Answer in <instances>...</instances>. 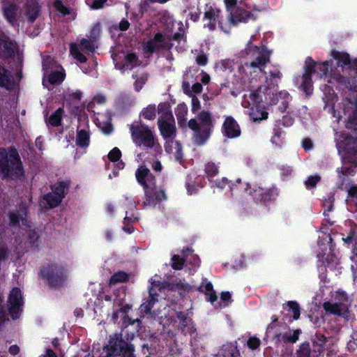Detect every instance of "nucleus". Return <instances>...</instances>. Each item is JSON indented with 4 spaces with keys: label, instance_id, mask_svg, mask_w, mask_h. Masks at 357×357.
Masks as SVG:
<instances>
[{
    "label": "nucleus",
    "instance_id": "f257e3e1",
    "mask_svg": "<svg viewBox=\"0 0 357 357\" xmlns=\"http://www.w3.org/2000/svg\"><path fill=\"white\" fill-rule=\"evenodd\" d=\"M343 123L347 131H335V142L343 163L357 167V96L342 102Z\"/></svg>",
    "mask_w": 357,
    "mask_h": 357
},
{
    "label": "nucleus",
    "instance_id": "f03ea898",
    "mask_svg": "<svg viewBox=\"0 0 357 357\" xmlns=\"http://www.w3.org/2000/svg\"><path fill=\"white\" fill-rule=\"evenodd\" d=\"M24 166L14 146L0 148V176L2 179L17 180L24 178Z\"/></svg>",
    "mask_w": 357,
    "mask_h": 357
},
{
    "label": "nucleus",
    "instance_id": "7ed1b4c3",
    "mask_svg": "<svg viewBox=\"0 0 357 357\" xmlns=\"http://www.w3.org/2000/svg\"><path fill=\"white\" fill-rule=\"evenodd\" d=\"M188 128L194 133L192 140L195 144L204 145L210 138L214 129V120L210 112L202 110L197 115V119H191L188 122Z\"/></svg>",
    "mask_w": 357,
    "mask_h": 357
},
{
    "label": "nucleus",
    "instance_id": "20e7f679",
    "mask_svg": "<svg viewBox=\"0 0 357 357\" xmlns=\"http://www.w3.org/2000/svg\"><path fill=\"white\" fill-rule=\"evenodd\" d=\"M303 68L302 76L296 77L295 82L297 84L301 82L300 89L309 96L313 92L312 75L316 74L320 78L326 76L328 71V62L317 63L311 56H307Z\"/></svg>",
    "mask_w": 357,
    "mask_h": 357
},
{
    "label": "nucleus",
    "instance_id": "39448f33",
    "mask_svg": "<svg viewBox=\"0 0 357 357\" xmlns=\"http://www.w3.org/2000/svg\"><path fill=\"white\" fill-rule=\"evenodd\" d=\"M244 192L252 197L255 201L266 207L273 204L280 194V190L275 185L263 188L258 185H252L250 183H244Z\"/></svg>",
    "mask_w": 357,
    "mask_h": 357
},
{
    "label": "nucleus",
    "instance_id": "423d86ee",
    "mask_svg": "<svg viewBox=\"0 0 357 357\" xmlns=\"http://www.w3.org/2000/svg\"><path fill=\"white\" fill-rule=\"evenodd\" d=\"M130 132L136 146H142L144 149H152L157 141L153 131L141 121L130 125Z\"/></svg>",
    "mask_w": 357,
    "mask_h": 357
},
{
    "label": "nucleus",
    "instance_id": "0eeeda50",
    "mask_svg": "<svg viewBox=\"0 0 357 357\" xmlns=\"http://www.w3.org/2000/svg\"><path fill=\"white\" fill-rule=\"evenodd\" d=\"M134 347L122 340L121 335L110 336L108 344L104 347L103 357H135Z\"/></svg>",
    "mask_w": 357,
    "mask_h": 357
},
{
    "label": "nucleus",
    "instance_id": "6e6552de",
    "mask_svg": "<svg viewBox=\"0 0 357 357\" xmlns=\"http://www.w3.org/2000/svg\"><path fill=\"white\" fill-rule=\"evenodd\" d=\"M271 319L272 322L266 328V336L268 334L273 333V339L276 344L295 343L298 340V337L301 333V330H291L286 326L278 328L276 324L278 317L273 316Z\"/></svg>",
    "mask_w": 357,
    "mask_h": 357
},
{
    "label": "nucleus",
    "instance_id": "1a4fd4ad",
    "mask_svg": "<svg viewBox=\"0 0 357 357\" xmlns=\"http://www.w3.org/2000/svg\"><path fill=\"white\" fill-rule=\"evenodd\" d=\"M241 56H246L252 59L250 66L252 68H259L261 69L269 63L271 52L267 50L266 46L254 45L250 40L248 43L245 49L241 52Z\"/></svg>",
    "mask_w": 357,
    "mask_h": 357
},
{
    "label": "nucleus",
    "instance_id": "9d476101",
    "mask_svg": "<svg viewBox=\"0 0 357 357\" xmlns=\"http://www.w3.org/2000/svg\"><path fill=\"white\" fill-rule=\"evenodd\" d=\"M333 296L335 298V302H325L323 305L324 309L328 313L349 319L350 301L347 294L343 291L338 290L334 293Z\"/></svg>",
    "mask_w": 357,
    "mask_h": 357
},
{
    "label": "nucleus",
    "instance_id": "9b49d317",
    "mask_svg": "<svg viewBox=\"0 0 357 357\" xmlns=\"http://www.w3.org/2000/svg\"><path fill=\"white\" fill-rule=\"evenodd\" d=\"M172 266L175 270L181 269L183 266L190 274H193L200 266V259L190 248L182 251L181 255H174L172 258Z\"/></svg>",
    "mask_w": 357,
    "mask_h": 357
},
{
    "label": "nucleus",
    "instance_id": "f8f14e48",
    "mask_svg": "<svg viewBox=\"0 0 357 357\" xmlns=\"http://www.w3.org/2000/svg\"><path fill=\"white\" fill-rule=\"evenodd\" d=\"M198 291L206 295V300L209 301L215 308H222L231 303V296L229 291H223L221 294L220 301H218L215 291L213 289L212 283L206 278H203Z\"/></svg>",
    "mask_w": 357,
    "mask_h": 357
},
{
    "label": "nucleus",
    "instance_id": "ddd939ff",
    "mask_svg": "<svg viewBox=\"0 0 357 357\" xmlns=\"http://www.w3.org/2000/svg\"><path fill=\"white\" fill-rule=\"evenodd\" d=\"M159 279L160 277L157 275L150 279L149 282L151 283V286L149 289V299L141 305V312H143L146 314L149 312L154 303L158 301V292L166 289H169V284L165 282H161Z\"/></svg>",
    "mask_w": 357,
    "mask_h": 357
},
{
    "label": "nucleus",
    "instance_id": "4468645a",
    "mask_svg": "<svg viewBox=\"0 0 357 357\" xmlns=\"http://www.w3.org/2000/svg\"><path fill=\"white\" fill-rule=\"evenodd\" d=\"M42 276L54 287L61 286L67 278V272L57 264H51L41 271Z\"/></svg>",
    "mask_w": 357,
    "mask_h": 357
},
{
    "label": "nucleus",
    "instance_id": "2eb2a0df",
    "mask_svg": "<svg viewBox=\"0 0 357 357\" xmlns=\"http://www.w3.org/2000/svg\"><path fill=\"white\" fill-rule=\"evenodd\" d=\"M331 229L327 226V225H324L321 227L318 231V246L321 251H319L317 253V257L321 260L327 261V256L328 255V252H331L333 248V238L331 234Z\"/></svg>",
    "mask_w": 357,
    "mask_h": 357
},
{
    "label": "nucleus",
    "instance_id": "dca6fc26",
    "mask_svg": "<svg viewBox=\"0 0 357 357\" xmlns=\"http://www.w3.org/2000/svg\"><path fill=\"white\" fill-rule=\"evenodd\" d=\"M23 305L21 290L17 287L13 288L10 292L8 301L9 314L13 319L19 318L22 312Z\"/></svg>",
    "mask_w": 357,
    "mask_h": 357
},
{
    "label": "nucleus",
    "instance_id": "f3484780",
    "mask_svg": "<svg viewBox=\"0 0 357 357\" xmlns=\"http://www.w3.org/2000/svg\"><path fill=\"white\" fill-rule=\"evenodd\" d=\"M331 55L337 61V66L342 68V71L344 69L349 70V76H346L347 77H352L354 75L357 71V58L351 60L348 53L336 50H333Z\"/></svg>",
    "mask_w": 357,
    "mask_h": 357
},
{
    "label": "nucleus",
    "instance_id": "a211bd4d",
    "mask_svg": "<svg viewBox=\"0 0 357 357\" xmlns=\"http://www.w3.org/2000/svg\"><path fill=\"white\" fill-rule=\"evenodd\" d=\"M173 44L165 40V36L160 33H156L153 38L149 39L144 45V52L146 54H153L161 49L170 50Z\"/></svg>",
    "mask_w": 357,
    "mask_h": 357
},
{
    "label": "nucleus",
    "instance_id": "6ab92c4d",
    "mask_svg": "<svg viewBox=\"0 0 357 357\" xmlns=\"http://www.w3.org/2000/svg\"><path fill=\"white\" fill-rule=\"evenodd\" d=\"M165 119L159 118L158 120V128L161 135L165 139L174 138L176 136V126L172 113H166Z\"/></svg>",
    "mask_w": 357,
    "mask_h": 357
},
{
    "label": "nucleus",
    "instance_id": "aec40b11",
    "mask_svg": "<svg viewBox=\"0 0 357 357\" xmlns=\"http://www.w3.org/2000/svg\"><path fill=\"white\" fill-rule=\"evenodd\" d=\"M18 48L17 43L5 33L0 36V57L4 59H13Z\"/></svg>",
    "mask_w": 357,
    "mask_h": 357
},
{
    "label": "nucleus",
    "instance_id": "412c9836",
    "mask_svg": "<svg viewBox=\"0 0 357 357\" xmlns=\"http://www.w3.org/2000/svg\"><path fill=\"white\" fill-rule=\"evenodd\" d=\"M221 130L223 136L228 139L237 138L241 135L239 124L231 116L225 117Z\"/></svg>",
    "mask_w": 357,
    "mask_h": 357
},
{
    "label": "nucleus",
    "instance_id": "4be33fe9",
    "mask_svg": "<svg viewBox=\"0 0 357 357\" xmlns=\"http://www.w3.org/2000/svg\"><path fill=\"white\" fill-rule=\"evenodd\" d=\"M207 9L204 13L203 20H208L209 22L204 24V28H208L209 31H214L216 28L217 23H218L220 26H222L220 14L222 13L221 10L217 7H214L212 6H208L206 5Z\"/></svg>",
    "mask_w": 357,
    "mask_h": 357
},
{
    "label": "nucleus",
    "instance_id": "5701e85b",
    "mask_svg": "<svg viewBox=\"0 0 357 357\" xmlns=\"http://www.w3.org/2000/svg\"><path fill=\"white\" fill-rule=\"evenodd\" d=\"M135 176L137 182L144 190L149 189L151 185H155V176L145 166H140L136 170Z\"/></svg>",
    "mask_w": 357,
    "mask_h": 357
},
{
    "label": "nucleus",
    "instance_id": "b1692460",
    "mask_svg": "<svg viewBox=\"0 0 357 357\" xmlns=\"http://www.w3.org/2000/svg\"><path fill=\"white\" fill-rule=\"evenodd\" d=\"M29 207L26 202H22L15 210L8 212L9 223H26Z\"/></svg>",
    "mask_w": 357,
    "mask_h": 357
},
{
    "label": "nucleus",
    "instance_id": "393cba45",
    "mask_svg": "<svg viewBox=\"0 0 357 357\" xmlns=\"http://www.w3.org/2000/svg\"><path fill=\"white\" fill-rule=\"evenodd\" d=\"M41 6L36 0H29L25 4L24 15L26 17L27 22L32 24L40 15Z\"/></svg>",
    "mask_w": 357,
    "mask_h": 357
},
{
    "label": "nucleus",
    "instance_id": "a878e982",
    "mask_svg": "<svg viewBox=\"0 0 357 357\" xmlns=\"http://www.w3.org/2000/svg\"><path fill=\"white\" fill-rule=\"evenodd\" d=\"M2 12L4 18L12 26H14L17 22L18 7L12 2H6L3 3Z\"/></svg>",
    "mask_w": 357,
    "mask_h": 357
},
{
    "label": "nucleus",
    "instance_id": "bb28decb",
    "mask_svg": "<svg viewBox=\"0 0 357 357\" xmlns=\"http://www.w3.org/2000/svg\"><path fill=\"white\" fill-rule=\"evenodd\" d=\"M145 196L149 204H155L167 199L165 190L161 188L145 190Z\"/></svg>",
    "mask_w": 357,
    "mask_h": 357
},
{
    "label": "nucleus",
    "instance_id": "cd10ccee",
    "mask_svg": "<svg viewBox=\"0 0 357 357\" xmlns=\"http://www.w3.org/2000/svg\"><path fill=\"white\" fill-rule=\"evenodd\" d=\"M69 180H58L54 184L50 185L52 192L62 201L69 192L70 188Z\"/></svg>",
    "mask_w": 357,
    "mask_h": 357
},
{
    "label": "nucleus",
    "instance_id": "c85d7f7f",
    "mask_svg": "<svg viewBox=\"0 0 357 357\" xmlns=\"http://www.w3.org/2000/svg\"><path fill=\"white\" fill-rule=\"evenodd\" d=\"M14 84V77L12 73L0 65V87L11 90Z\"/></svg>",
    "mask_w": 357,
    "mask_h": 357
},
{
    "label": "nucleus",
    "instance_id": "c756f323",
    "mask_svg": "<svg viewBox=\"0 0 357 357\" xmlns=\"http://www.w3.org/2000/svg\"><path fill=\"white\" fill-rule=\"evenodd\" d=\"M62 200L52 192L45 194L40 200V205L45 209H51L57 207Z\"/></svg>",
    "mask_w": 357,
    "mask_h": 357
},
{
    "label": "nucleus",
    "instance_id": "7c9ffc66",
    "mask_svg": "<svg viewBox=\"0 0 357 357\" xmlns=\"http://www.w3.org/2000/svg\"><path fill=\"white\" fill-rule=\"evenodd\" d=\"M357 62V60L356 61ZM332 77L336 82L347 89H353L357 87V70L352 77H347L340 73H334Z\"/></svg>",
    "mask_w": 357,
    "mask_h": 357
},
{
    "label": "nucleus",
    "instance_id": "2f4dec72",
    "mask_svg": "<svg viewBox=\"0 0 357 357\" xmlns=\"http://www.w3.org/2000/svg\"><path fill=\"white\" fill-rule=\"evenodd\" d=\"M177 319L179 320V326L184 333L192 335L195 332V328L192 319L187 317L183 312L177 313Z\"/></svg>",
    "mask_w": 357,
    "mask_h": 357
},
{
    "label": "nucleus",
    "instance_id": "473e14b6",
    "mask_svg": "<svg viewBox=\"0 0 357 357\" xmlns=\"http://www.w3.org/2000/svg\"><path fill=\"white\" fill-rule=\"evenodd\" d=\"M217 357H241L237 349L236 343H227L224 344L218 351Z\"/></svg>",
    "mask_w": 357,
    "mask_h": 357
},
{
    "label": "nucleus",
    "instance_id": "72a5a7b5",
    "mask_svg": "<svg viewBox=\"0 0 357 357\" xmlns=\"http://www.w3.org/2000/svg\"><path fill=\"white\" fill-rule=\"evenodd\" d=\"M231 19L233 22H246L249 19L255 20L253 14L246 10L241 8H236L235 10H231Z\"/></svg>",
    "mask_w": 357,
    "mask_h": 357
},
{
    "label": "nucleus",
    "instance_id": "f704fd0d",
    "mask_svg": "<svg viewBox=\"0 0 357 357\" xmlns=\"http://www.w3.org/2000/svg\"><path fill=\"white\" fill-rule=\"evenodd\" d=\"M250 119L254 122H259L261 120H266L268 119V113L262 109L261 105H255L252 107L249 114Z\"/></svg>",
    "mask_w": 357,
    "mask_h": 357
},
{
    "label": "nucleus",
    "instance_id": "c9c22d12",
    "mask_svg": "<svg viewBox=\"0 0 357 357\" xmlns=\"http://www.w3.org/2000/svg\"><path fill=\"white\" fill-rule=\"evenodd\" d=\"M90 142V136L89 132L84 130H78L76 137V144L81 148L89 146Z\"/></svg>",
    "mask_w": 357,
    "mask_h": 357
},
{
    "label": "nucleus",
    "instance_id": "e433bc0d",
    "mask_svg": "<svg viewBox=\"0 0 357 357\" xmlns=\"http://www.w3.org/2000/svg\"><path fill=\"white\" fill-rule=\"evenodd\" d=\"M334 201H335V198H334V195L333 194H330L328 196V197L324 200V202H323V206L324 207V215L325 217V220L326 221V223H334L333 221H331L328 218V213L332 211L333 209Z\"/></svg>",
    "mask_w": 357,
    "mask_h": 357
},
{
    "label": "nucleus",
    "instance_id": "4c0bfd02",
    "mask_svg": "<svg viewBox=\"0 0 357 357\" xmlns=\"http://www.w3.org/2000/svg\"><path fill=\"white\" fill-rule=\"evenodd\" d=\"M188 110L187 107L185 105L179 104L176 109H175V114L177 118L178 124L180 127H185L188 123H186V118L185 116L187 114Z\"/></svg>",
    "mask_w": 357,
    "mask_h": 357
},
{
    "label": "nucleus",
    "instance_id": "58836bf2",
    "mask_svg": "<svg viewBox=\"0 0 357 357\" xmlns=\"http://www.w3.org/2000/svg\"><path fill=\"white\" fill-rule=\"evenodd\" d=\"M63 112L64 111L62 107H59L54 112H53L49 118L50 124L54 127L61 126Z\"/></svg>",
    "mask_w": 357,
    "mask_h": 357
},
{
    "label": "nucleus",
    "instance_id": "ea45409f",
    "mask_svg": "<svg viewBox=\"0 0 357 357\" xmlns=\"http://www.w3.org/2000/svg\"><path fill=\"white\" fill-rule=\"evenodd\" d=\"M204 172L207 178L211 181V178L218 174L219 166L213 162H208L205 164Z\"/></svg>",
    "mask_w": 357,
    "mask_h": 357
},
{
    "label": "nucleus",
    "instance_id": "a19ab883",
    "mask_svg": "<svg viewBox=\"0 0 357 357\" xmlns=\"http://www.w3.org/2000/svg\"><path fill=\"white\" fill-rule=\"evenodd\" d=\"M282 77L281 72L275 68L273 70H270L269 77H266V82L267 83V88H273L277 86L278 84L275 82V79H280Z\"/></svg>",
    "mask_w": 357,
    "mask_h": 357
},
{
    "label": "nucleus",
    "instance_id": "79ce46f5",
    "mask_svg": "<svg viewBox=\"0 0 357 357\" xmlns=\"http://www.w3.org/2000/svg\"><path fill=\"white\" fill-rule=\"evenodd\" d=\"M126 64L123 65V68L132 69L140 65V61L137 55L135 52H129L125 56Z\"/></svg>",
    "mask_w": 357,
    "mask_h": 357
},
{
    "label": "nucleus",
    "instance_id": "37998d69",
    "mask_svg": "<svg viewBox=\"0 0 357 357\" xmlns=\"http://www.w3.org/2000/svg\"><path fill=\"white\" fill-rule=\"evenodd\" d=\"M156 106L154 104L149 105L146 107H144L141 114L146 120H153L156 116Z\"/></svg>",
    "mask_w": 357,
    "mask_h": 357
},
{
    "label": "nucleus",
    "instance_id": "c03bdc74",
    "mask_svg": "<svg viewBox=\"0 0 357 357\" xmlns=\"http://www.w3.org/2000/svg\"><path fill=\"white\" fill-rule=\"evenodd\" d=\"M65 79V73L61 71H54L48 75V82L50 84H59Z\"/></svg>",
    "mask_w": 357,
    "mask_h": 357
},
{
    "label": "nucleus",
    "instance_id": "a18cd8bd",
    "mask_svg": "<svg viewBox=\"0 0 357 357\" xmlns=\"http://www.w3.org/2000/svg\"><path fill=\"white\" fill-rule=\"evenodd\" d=\"M128 280V275L123 271H118L112 275L109 280V284H114L118 282H123Z\"/></svg>",
    "mask_w": 357,
    "mask_h": 357
},
{
    "label": "nucleus",
    "instance_id": "49530a36",
    "mask_svg": "<svg viewBox=\"0 0 357 357\" xmlns=\"http://www.w3.org/2000/svg\"><path fill=\"white\" fill-rule=\"evenodd\" d=\"M123 223H135L139 220V212L136 209H130L126 211Z\"/></svg>",
    "mask_w": 357,
    "mask_h": 357
},
{
    "label": "nucleus",
    "instance_id": "de8ad7c7",
    "mask_svg": "<svg viewBox=\"0 0 357 357\" xmlns=\"http://www.w3.org/2000/svg\"><path fill=\"white\" fill-rule=\"evenodd\" d=\"M53 6L56 11L61 13L63 16L68 15L71 13L70 8L65 6L62 0H55L53 3Z\"/></svg>",
    "mask_w": 357,
    "mask_h": 357
},
{
    "label": "nucleus",
    "instance_id": "09e8293b",
    "mask_svg": "<svg viewBox=\"0 0 357 357\" xmlns=\"http://www.w3.org/2000/svg\"><path fill=\"white\" fill-rule=\"evenodd\" d=\"M38 238H39V236H38V233L36 232L35 231H31L28 234L27 243L29 244L30 248L33 250H36L38 249V246H39V245L38 243Z\"/></svg>",
    "mask_w": 357,
    "mask_h": 357
},
{
    "label": "nucleus",
    "instance_id": "8fccbe9b",
    "mask_svg": "<svg viewBox=\"0 0 357 357\" xmlns=\"http://www.w3.org/2000/svg\"><path fill=\"white\" fill-rule=\"evenodd\" d=\"M287 307L288 310L291 311L293 314L294 319L296 320L300 317V307L297 302L296 301H289L287 303Z\"/></svg>",
    "mask_w": 357,
    "mask_h": 357
},
{
    "label": "nucleus",
    "instance_id": "3c124183",
    "mask_svg": "<svg viewBox=\"0 0 357 357\" xmlns=\"http://www.w3.org/2000/svg\"><path fill=\"white\" fill-rule=\"evenodd\" d=\"M321 181V176L319 174L311 175L307 177L305 181V188L307 190L312 189L316 187L317 183Z\"/></svg>",
    "mask_w": 357,
    "mask_h": 357
},
{
    "label": "nucleus",
    "instance_id": "603ef678",
    "mask_svg": "<svg viewBox=\"0 0 357 357\" xmlns=\"http://www.w3.org/2000/svg\"><path fill=\"white\" fill-rule=\"evenodd\" d=\"M132 77L134 79H135V82L134 83L135 90L136 91H139L142 89L144 85L146 84L148 79V76L142 75L140 77H137V75H132Z\"/></svg>",
    "mask_w": 357,
    "mask_h": 357
},
{
    "label": "nucleus",
    "instance_id": "864d4df0",
    "mask_svg": "<svg viewBox=\"0 0 357 357\" xmlns=\"http://www.w3.org/2000/svg\"><path fill=\"white\" fill-rule=\"evenodd\" d=\"M310 346L309 343H303L297 351L296 357H309Z\"/></svg>",
    "mask_w": 357,
    "mask_h": 357
},
{
    "label": "nucleus",
    "instance_id": "5fc2aeb1",
    "mask_svg": "<svg viewBox=\"0 0 357 357\" xmlns=\"http://www.w3.org/2000/svg\"><path fill=\"white\" fill-rule=\"evenodd\" d=\"M107 157L109 161L117 162L121 158V151L119 148L114 147L109 152Z\"/></svg>",
    "mask_w": 357,
    "mask_h": 357
},
{
    "label": "nucleus",
    "instance_id": "6e6d98bb",
    "mask_svg": "<svg viewBox=\"0 0 357 357\" xmlns=\"http://www.w3.org/2000/svg\"><path fill=\"white\" fill-rule=\"evenodd\" d=\"M260 344V340L255 336L250 337L247 341L248 347L252 351L259 349Z\"/></svg>",
    "mask_w": 357,
    "mask_h": 357
},
{
    "label": "nucleus",
    "instance_id": "4d7b16f0",
    "mask_svg": "<svg viewBox=\"0 0 357 357\" xmlns=\"http://www.w3.org/2000/svg\"><path fill=\"white\" fill-rule=\"evenodd\" d=\"M175 40L179 43L181 40H183L185 42L186 41V36L184 34V29L182 26L178 28V31L175 33L172 38H169V40Z\"/></svg>",
    "mask_w": 357,
    "mask_h": 357
},
{
    "label": "nucleus",
    "instance_id": "13d9d810",
    "mask_svg": "<svg viewBox=\"0 0 357 357\" xmlns=\"http://www.w3.org/2000/svg\"><path fill=\"white\" fill-rule=\"evenodd\" d=\"M82 93L79 90H77L75 92H73L70 93L66 98V102H73V101H77L79 102L82 99Z\"/></svg>",
    "mask_w": 357,
    "mask_h": 357
},
{
    "label": "nucleus",
    "instance_id": "bf43d9fd",
    "mask_svg": "<svg viewBox=\"0 0 357 357\" xmlns=\"http://www.w3.org/2000/svg\"><path fill=\"white\" fill-rule=\"evenodd\" d=\"M195 61L198 66H204L208 63V57L204 52H201L196 56Z\"/></svg>",
    "mask_w": 357,
    "mask_h": 357
},
{
    "label": "nucleus",
    "instance_id": "052dcab7",
    "mask_svg": "<svg viewBox=\"0 0 357 357\" xmlns=\"http://www.w3.org/2000/svg\"><path fill=\"white\" fill-rule=\"evenodd\" d=\"M169 107V105L167 102H161L158 105V112L162 113V115L160 118L165 119L164 116L166 113H172Z\"/></svg>",
    "mask_w": 357,
    "mask_h": 357
},
{
    "label": "nucleus",
    "instance_id": "680f3d73",
    "mask_svg": "<svg viewBox=\"0 0 357 357\" xmlns=\"http://www.w3.org/2000/svg\"><path fill=\"white\" fill-rule=\"evenodd\" d=\"M80 45L82 46V47L88 50L90 52L93 53L95 51V47H94L93 44L90 40H89L87 39L83 38L82 40H81Z\"/></svg>",
    "mask_w": 357,
    "mask_h": 357
},
{
    "label": "nucleus",
    "instance_id": "e2e57ef3",
    "mask_svg": "<svg viewBox=\"0 0 357 357\" xmlns=\"http://www.w3.org/2000/svg\"><path fill=\"white\" fill-rule=\"evenodd\" d=\"M250 99L252 102L253 105H260L261 102H262L261 96L259 94L258 91H253L250 94Z\"/></svg>",
    "mask_w": 357,
    "mask_h": 357
},
{
    "label": "nucleus",
    "instance_id": "0e129e2a",
    "mask_svg": "<svg viewBox=\"0 0 357 357\" xmlns=\"http://www.w3.org/2000/svg\"><path fill=\"white\" fill-rule=\"evenodd\" d=\"M302 147L305 151L312 150L314 147V144L311 139L308 137L303 138L302 140Z\"/></svg>",
    "mask_w": 357,
    "mask_h": 357
},
{
    "label": "nucleus",
    "instance_id": "69168bd1",
    "mask_svg": "<svg viewBox=\"0 0 357 357\" xmlns=\"http://www.w3.org/2000/svg\"><path fill=\"white\" fill-rule=\"evenodd\" d=\"M130 310V307L128 305H125L123 307H121L119 309H114L113 310L112 313V319L114 321H116L118 319V314L120 312L122 313H126Z\"/></svg>",
    "mask_w": 357,
    "mask_h": 357
},
{
    "label": "nucleus",
    "instance_id": "338daca9",
    "mask_svg": "<svg viewBox=\"0 0 357 357\" xmlns=\"http://www.w3.org/2000/svg\"><path fill=\"white\" fill-rule=\"evenodd\" d=\"M191 102H192V112L193 113H195L201 107L199 100L198 99V98L197 96H193L192 97Z\"/></svg>",
    "mask_w": 357,
    "mask_h": 357
},
{
    "label": "nucleus",
    "instance_id": "774afa93",
    "mask_svg": "<svg viewBox=\"0 0 357 357\" xmlns=\"http://www.w3.org/2000/svg\"><path fill=\"white\" fill-rule=\"evenodd\" d=\"M229 184V181L226 177H223L220 180H216L215 181L214 186H215L218 188H220V189H224L225 188V186Z\"/></svg>",
    "mask_w": 357,
    "mask_h": 357
}]
</instances>
